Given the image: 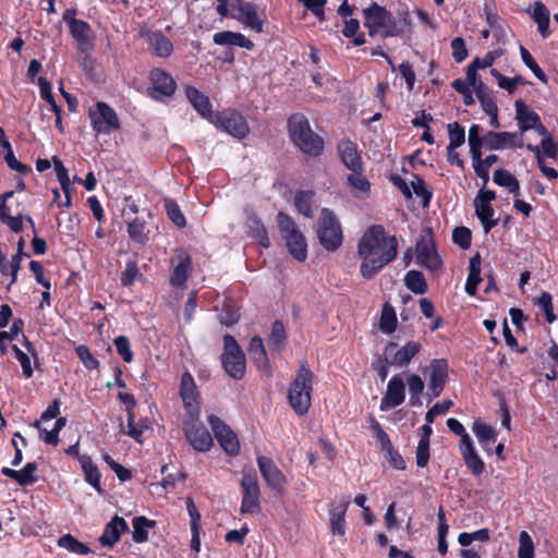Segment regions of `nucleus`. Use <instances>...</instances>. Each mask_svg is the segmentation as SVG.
Instances as JSON below:
<instances>
[{"label": "nucleus", "instance_id": "nucleus-41", "mask_svg": "<svg viewBox=\"0 0 558 558\" xmlns=\"http://www.w3.org/2000/svg\"><path fill=\"white\" fill-rule=\"evenodd\" d=\"M80 462L84 471L85 481L89 483L95 489L100 492V473L97 466L92 462L90 458L86 456L81 457Z\"/></svg>", "mask_w": 558, "mask_h": 558}, {"label": "nucleus", "instance_id": "nucleus-49", "mask_svg": "<svg viewBox=\"0 0 558 558\" xmlns=\"http://www.w3.org/2000/svg\"><path fill=\"white\" fill-rule=\"evenodd\" d=\"M520 56L523 63L533 72V74L542 82H546L547 77L544 71L538 66L535 62L532 54L529 52L526 48L520 46Z\"/></svg>", "mask_w": 558, "mask_h": 558}, {"label": "nucleus", "instance_id": "nucleus-18", "mask_svg": "<svg viewBox=\"0 0 558 558\" xmlns=\"http://www.w3.org/2000/svg\"><path fill=\"white\" fill-rule=\"evenodd\" d=\"M424 373L428 379V389L433 397H438L445 387L448 377V363L445 360H433Z\"/></svg>", "mask_w": 558, "mask_h": 558}, {"label": "nucleus", "instance_id": "nucleus-30", "mask_svg": "<svg viewBox=\"0 0 558 558\" xmlns=\"http://www.w3.org/2000/svg\"><path fill=\"white\" fill-rule=\"evenodd\" d=\"M459 450L465 465L472 474L475 476L483 474L485 471V463L477 454L473 441L464 446H459Z\"/></svg>", "mask_w": 558, "mask_h": 558}, {"label": "nucleus", "instance_id": "nucleus-40", "mask_svg": "<svg viewBox=\"0 0 558 558\" xmlns=\"http://www.w3.org/2000/svg\"><path fill=\"white\" fill-rule=\"evenodd\" d=\"M132 525L134 542L144 543L148 539V532L156 525V522L146 517H135L132 521Z\"/></svg>", "mask_w": 558, "mask_h": 558}, {"label": "nucleus", "instance_id": "nucleus-36", "mask_svg": "<svg viewBox=\"0 0 558 558\" xmlns=\"http://www.w3.org/2000/svg\"><path fill=\"white\" fill-rule=\"evenodd\" d=\"M13 194V191H9L0 196V219L5 222L13 232H20L23 229L22 216H10L7 208V201L11 198Z\"/></svg>", "mask_w": 558, "mask_h": 558}, {"label": "nucleus", "instance_id": "nucleus-12", "mask_svg": "<svg viewBox=\"0 0 558 558\" xmlns=\"http://www.w3.org/2000/svg\"><path fill=\"white\" fill-rule=\"evenodd\" d=\"M242 501L240 512L242 514H256L260 510L259 485L254 473H244L241 480Z\"/></svg>", "mask_w": 558, "mask_h": 558}, {"label": "nucleus", "instance_id": "nucleus-11", "mask_svg": "<svg viewBox=\"0 0 558 558\" xmlns=\"http://www.w3.org/2000/svg\"><path fill=\"white\" fill-rule=\"evenodd\" d=\"M231 17L256 33L263 32L264 17L256 5L243 0H234L231 4Z\"/></svg>", "mask_w": 558, "mask_h": 558}, {"label": "nucleus", "instance_id": "nucleus-54", "mask_svg": "<svg viewBox=\"0 0 558 558\" xmlns=\"http://www.w3.org/2000/svg\"><path fill=\"white\" fill-rule=\"evenodd\" d=\"M449 131V140L450 143L447 148H458L465 141L464 129L461 128L458 123H451L448 125Z\"/></svg>", "mask_w": 558, "mask_h": 558}, {"label": "nucleus", "instance_id": "nucleus-61", "mask_svg": "<svg viewBox=\"0 0 558 558\" xmlns=\"http://www.w3.org/2000/svg\"><path fill=\"white\" fill-rule=\"evenodd\" d=\"M140 270L137 267V264L133 260L128 262L125 266V270L122 272L121 276V283L124 287L132 286L134 281L138 278Z\"/></svg>", "mask_w": 558, "mask_h": 558}, {"label": "nucleus", "instance_id": "nucleus-45", "mask_svg": "<svg viewBox=\"0 0 558 558\" xmlns=\"http://www.w3.org/2000/svg\"><path fill=\"white\" fill-rule=\"evenodd\" d=\"M64 425H65V418L60 417L53 422V426L51 429H48L47 427H44L43 425H37V427L40 433V438L45 442L56 446L59 441L58 434Z\"/></svg>", "mask_w": 558, "mask_h": 558}, {"label": "nucleus", "instance_id": "nucleus-8", "mask_svg": "<svg viewBox=\"0 0 558 558\" xmlns=\"http://www.w3.org/2000/svg\"><path fill=\"white\" fill-rule=\"evenodd\" d=\"M223 342V367L230 377L241 379L245 374V355L232 336L226 335Z\"/></svg>", "mask_w": 558, "mask_h": 558}, {"label": "nucleus", "instance_id": "nucleus-16", "mask_svg": "<svg viewBox=\"0 0 558 558\" xmlns=\"http://www.w3.org/2000/svg\"><path fill=\"white\" fill-rule=\"evenodd\" d=\"M208 423L221 448L230 456H235L240 450V442L236 435L219 417L208 416Z\"/></svg>", "mask_w": 558, "mask_h": 558}, {"label": "nucleus", "instance_id": "nucleus-48", "mask_svg": "<svg viewBox=\"0 0 558 558\" xmlns=\"http://www.w3.org/2000/svg\"><path fill=\"white\" fill-rule=\"evenodd\" d=\"M248 228L252 232V235L259 242V244L264 247H268L269 238L265 228L260 225L255 215H251L248 217Z\"/></svg>", "mask_w": 558, "mask_h": 558}, {"label": "nucleus", "instance_id": "nucleus-25", "mask_svg": "<svg viewBox=\"0 0 558 558\" xmlns=\"http://www.w3.org/2000/svg\"><path fill=\"white\" fill-rule=\"evenodd\" d=\"M258 466L264 480L275 489L280 490L284 483L286 477L283 473L267 458L259 457Z\"/></svg>", "mask_w": 558, "mask_h": 558}, {"label": "nucleus", "instance_id": "nucleus-5", "mask_svg": "<svg viewBox=\"0 0 558 558\" xmlns=\"http://www.w3.org/2000/svg\"><path fill=\"white\" fill-rule=\"evenodd\" d=\"M316 233L320 245L327 251L333 252L342 244L343 234L340 222L328 208L320 211Z\"/></svg>", "mask_w": 558, "mask_h": 558}, {"label": "nucleus", "instance_id": "nucleus-53", "mask_svg": "<svg viewBox=\"0 0 558 558\" xmlns=\"http://www.w3.org/2000/svg\"><path fill=\"white\" fill-rule=\"evenodd\" d=\"M477 71L478 69L475 68L472 63L469 64L466 70V81L470 88H472L476 95L486 92V87L482 82V78L477 75Z\"/></svg>", "mask_w": 558, "mask_h": 558}, {"label": "nucleus", "instance_id": "nucleus-46", "mask_svg": "<svg viewBox=\"0 0 558 558\" xmlns=\"http://www.w3.org/2000/svg\"><path fill=\"white\" fill-rule=\"evenodd\" d=\"M314 192L312 191H301L296 193L294 197V205L299 213L304 215L305 217H312V203H313Z\"/></svg>", "mask_w": 558, "mask_h": 558}, {"label": "nucleus", "instance_id": "nucleus-42", "mask_svg": "<svg viewBox=\"0 0 558 558\" xmlns=\"http://www.w3.org/2000/svg\"><path fill=\"white\" fill-rule=\"evenodd\" d=\"M58 545L61 548L66 549L68 551L76 555H88L90 549L71 534H65L58 539Z\"/></svg>", "mask_w": 558, "mask_h": 558}, {"label": "nucleus", "instance_id": "nucleus-10", "mask_svg": "<svg viewBox=\"0 0 558 558\" xmlns=\"http://www.w3.org/2000/svg\"><path fill=\"white\" fill-rule=\"evenodd\" d=\"M422 344L420 341H408L403 345L395 342H389L384 351L385 361L387 364L403 368L407 367L412 359L421 351Z\"/></svg>", "mask_w": 558, "mask_h": 558}, {"label": "nucleus", "instance_id": "nucleus-22", "mask_svg": "<svg viewBox=\"0 0 558 558\" xmlns=\"http://www.w3.org/2000/svg\"><path fill=\"white\" fill-rule=\"evenodd\" d=\"M484 145L489 150H501L512 147H522L523 141L517 133L488 132L484 135Z\"/></svg>", "mask_w": 558, "mask_h": 558}, {"label": "nucleus", "instance_id": "nucleus-3", "mask_svg": "<svg viewBox=\"0 0 558 558\" xmlns=\"http://www.w3.org/2000/svg\"><path fill=\"white\" fill-rule=\"evenodd\" d=\"M293 143L306 155L317 156L324 149V141L315 134L308 120L302 114H293L288 122Z\"/></svg>", "mask_w": 558, "mask_h": 558}, {"label": "nucleus", "instance_id": "nucleus-62", "mask_svg": "<svg viewBox=\"0 0 558 558\" xmlns=\"http://www.w3.org/2000/svg\"><path fill=\"white\" fill-rule=\"evenodd\" d=\"M76 354L87 369L93 371L98 367V361L92 355L87 347L78 345L76 348Z\"/></svg>", "mask_w": 558, "mask_h": 558}, {"label": "nucleus", "instance_id": "nucleus-60", "mask_svg": "<svg viewBox=\"0 0 558 558\" xmlns=\"http://www.w3.org/2000/svg\"><path fill=\"white\" fill-rule=\"evenodd\" d=\"M114 345L121 357L130 363L133 360V353L131 351V344L126 337L119 336L114 339Z\"/></svg>", "mask_w": 558, "mask_h": 558}, {"label": "nucleus", "instance_id": "nucleus-44", "mask_svg": "<svg viewBox=\"0 0 558 558\" xmlns=\"http://www.w3.org/2000/svg\"><path fill=\"white\" fill-rule=\"evenodd\" d=\"M404 283L413 293L423 294L427 291V283L420 271L410 270L404 277Z\"/></svg>", "mask_w": 558, "mask_h": 558}, {"label": "nucleus", "instance_id": "nucleus-19", "mask_svg": "<svg viewBox=\"0 0 558 558\" xmlns=\"http://www.w3.org/2000/svg\"><path fill=\"white\" fill-rule=\"evenodd\" d=\"M415 252L416 260L420 265L426 267L430 271H438L441 268L442 262L429 236H424L416 243Z\"/></svg>", "mask_w": 558, "mask_h": 558}, {"label": "nucleus", "instance_id": "nucleus-28", "mask_svg": "<svg viewBox=\"0 0 558 558\" xmlns=\"http://www.w3.org/2000/svg\"><path fill=\"white\" fill-rule=\"evenodd\" d=\"M146 40L149 50L157 57L167 58L173 51L171 40L160 32L147 33Z\"/></svg>", "mask_w": 558, "mask_h": 558}, {"label": "nucleus", "instance_id": "nucleus-35", "mask_svg": "<svg viewBox=\"0 0 558 558\" xmlns=\"http://www.w3.org/2000/svg\"><path fill=\"white\" fill-rule=\"evenodd\" d=\"M339 154L348 169L357 171L361 169V159L356 146L350 141H343L339 145Z\"/></svg>", "mask_w": 558, "mask_h": 558}, {"label": "nucleus", "instance_id": "nucleus-9", "mask_svg": "<svg viewBox=\"0 0 558 558\" xmlns=\"http://www.w3.org/2000/svg\"><path fill=\"white\" fill-rule=\"evenodd\" d=\"M89 119L96 134H109L120 128L116 111L105 102H97L89 109Z\"/></svg>", "mask_w": 558, "mask_h": 558}, {"label": "nucleus", "instance_id": "nucleus-24", "mask_svg": "<svg viewBox=\"0 0 558 558\" xmlns=\"http://www.w3.org/2000/svg\"><path fill=\"white\" fill-rule=\"evenodd\" d=\"M173 269L170 276V283L175 288H183L192 272V259L185 252H179L177 263L172 262Z\"/></svg>", "mask_w": 558, "mask_h": 558}, {"label": "nucleus", "instance_id": "nucleus-51", "mask_svg": "<svg viewBox=\"0 0 558 558\" xmlns=\"http://www.w3.org/2000/svg\"><path fill=\"white\" fill-rule=\"evenodd\" d=\"M128 232L130 238L137 243H144L147 240L145 222L140 219H134L129 223Z\"/></svg>", "mask_w": 558, "mask_h": 558}, {"label": "nucleus", "instance_id": "nucleus-4", "mask_svg": "<svg viewBox=\"0 0 558 558\" xmlns=\"http://www.w3.org/2000/svg\"><path fill=\"white\" fill-rule=\"evenodd\" d=\"M313 377V373L305 365H302L289 387V403L299 415L307 413L311 407Z\"/></svg>", "mask_w": 558, "mask_h": 558}, {"label": "nucleus", "instance_id": "nucleus-20", "mask_svg": "<svg viewBox=\"0 0 558 558\" xmlns=\"http://www.w3.org/2000/svg\"><path fill=\"white\" fill-rule=\"evenodd\" d=\"M185 435L191 446L197 451L206 452L213 447L211 435L196 420L185 424Z\"/></svg>", "mask_w": 558, "mask_h": 558}, {"label": "nucleus", "instance_id": "nucleus-43", "mask_svg": "<svg viewBox=\"0 0 558 558\" xmlns=\"http://www.w3.org/2000/svg\"><path fill=\"white\" fill-rule=\"evenodd\" d=\"M379 328L384 333L390 335L397 328V315L392 306L385 304L380 315Z\"/></svg>", "mask_w": 558, "mask_h": 558}, {"label": "nucleus", "instance_id": "nucleus-21", "mask_svg": "<svg viewBox=\"0 0 558 558\" xmlns=\"http://www.w3.org/2000/svg\"><path fill=\"white\" fill-rule=\"evenodd\" d=\"M180 396L186 411L192 417L199 414L198 393L195 381L190 373H184L181 377Z\"/></svg>", "mask_w": 558, "mask_h": 558}, {"label": "nucleus", "instance_id": "nucleus-23", "mask_svg": "<svg viewBox=\"0 0 558 558\" xmlns=\"http://www.w3.org/2000/svg\"><path fill=\"white\" fill-rule=\"evenodd\" d=\"M405 398V387L403 380L393 376L390 378L387 385V391L380 401V411H388L400 405Z\"/></svg>", "mask_w": 558, "mask_h": 558}, {"label": "nucleus", "instance_id": "nucleus-56", "mask_svg": "<svg viewBox=\"0 0 558 558\" xmlns=\"http://www.w3.org/2000/svg\"><path fill=\"white\" fill-rule=\"evenodd\" d=\"M165 207L170 220L178 227H184L186 221L185 217L180 210L179 206L173 201H166Z\"/></svg>", "mask_w": 558, "mask_h": 558}, {"label": "nucleus", "instance_id": "nucleus-17", "mask_svg": "<svg viewBox=\"0 0 558 558\" xmlns=\"http://www.w3.org/2000/svg\"><path fill=\"white\" fill-rule=\"evenodd\" d=\"M369 424L371 430L378 440L380 449L385 453L386 459L397 470H404L405 462L402 459V457L397 451H395L388 434L380 427L378 422L375 421L374 418L369 420Z\"/></svg>", "mask_w": 558, "mask_h": 558}, {"label": "nucleus", "instance_id": "nucleus-57", "mask_svg": "<svg viewBox=\"0 0 558 558\" xmlns=\"http://www.w3.org/2000/svg\"><path fill=\"white\" fill-rule=\"evenodd\" d=\"M472 233L465 227H457L452 232L453 243L463 250H466L471 244Z\"/></svg>", "mask_w": 558, "mask_h": 558}, {"label": "nucleus", "instance_id": "nucleus-14", "mask_svg": "<svg viewBox=\"0 0 558 558\" xmlns=\"http://www.w3.org/2000/svg\"><path fill=\"white\" fill-rule=\"evenodd\" d=\"M350 505L349 496H341L328 505V525L333 536L344 538L345 513Z\"/></svg>", "mask_w": 558, "mask_h": 558}, {"label": "nucleus", "instance_id": "nucleus-15", "mask_svg": "<svg viewBox=\"0 0 558 558\" xmlns=\"http://www.w3.org/2000/svg\"><path fill=\"white\" fill-rule=\"evenodd\" d=\"M495 197L496 194L494 191L482 190L474 199L475 214L486 233L498 222V219L494 218L495 210L490 206V202L494 201Z\"/></svg>", "mask_w": 558, "mask_h": 558}, {"label": "nucleus", "instance_id": "nucleus-58", "mask_svg": "<svg viewBox=\"0 0 558 558\" xmlns=\"http://www.w3.org/2000/svg\"><path fill=\"white\" fill-rule=\"evenodd\" d=\"M447 426L452 433L460 436V446H464L473 441L470 435L466 433L464 426L457 418H448Z\"/></svg>", "mask_w": 558, "mask_h": 558}, {"label": "nucleus", "instance_id": "nucleus-34", "mask_svg": "<svg viewBox=\"0 0 558 558\" xmlns=\"http://www.w3.org/2000/svg\"><path fill=\"white\" fill-rule=\"evenodd\" d=\"M248 355L256 366L264 372H269V362L263 344V340L259 337L252 338L248 345Z\"/></svg>", "mask_w": 558, "mask_h": 558}, {"label": "nucleus", "instance_id": "nucleus-26", "mask_svg": "<svg viewBox=\"0 0 558 558\" xmlns=\"http://www.w3.org/2000/svg\"><path fill=\"white\" fill-rule=\"evenodd\" d=\"M128 530L126 521L121 517H114L105 527L99 542L102 546L112 547L119 542L121 534Z\"/></svg>", "mask_w": 558, "mask_h": 558}, {"label": "nucleus", "instance_id": "nucleus-33", "mask_svg": "<svg viewBox=\"0 0 558 558\" xmlns=\"http://www.w3.org/2000/svg\"><path fill=\"white\" fill-rule=\"evenodd\" d=\"M150 81L154 89L165 96L172 95L177 87L172 76L160 69H154L150 72Z\"/></svg>", "mask_w": 558, "mask_h": 558}, {"label": "nucleus", "instance_id": "nucleus-2", "mask_svg": "<svg viewBox=\"0 0 558 558\" xmlns=\"http://www.w3.org/2000/svg\"><path fill=\"white\" fill-rule=\"evenodd\" d=\"M363 13L365 20L364 25L368 29L371 36H398L403 33L409 25L407 17L396 21L385 8L378 4L371 5L365 9Z\"/></svg>", "mask_w": 558, "mask_h": 558}, {"label": "nucleus", "instance_id": "nucleus-6", "mask_svg": "<svg viewBox=\"0 0 558 558\" xmlns=\"http://www.w3.org/2000/svg\"><path fill=\"white\" fill-rule=\"evenodd\" d=\"M277 221L289 253L299 262L305 260L307 257L306 240L293 219L284 213H279Z\"/></svg>", "mask_w": 558, "mask_h": 558}, {"label": "nucleus", "instance_id": "nucleus-38", "mask_svg": "<svg viewBox=\"0 0 558 558\" xmlns=\"http://www.w3.org/2000/svg\"><path fill=\"white\" fill-rule=\"evenodd\" d=\"M493 181L497 185L508 189L509 193L515 196L520 195V183L517 178L508 170H496L493 175Z\"/></svg>", "mask_w": 558, "mask_h": 558}, {"label": "nucleus", "instance_id": "nucleus-31", "mask_svg": "<svg viewBox=\"0 0 558 558\" xmlns=\"http://www.w3.org/2000/svg\"><path fill=\"white\" fill-rule=\"evenodd\" d=\"M472 432L476 436L481 447L484 451L489 452L490 446L497 440L496 430L485 422L475 420L472 425Z\"/></svg>", "mask_w": 558, "mask_h": 558}, {"label": "nucleus", "instance_id": "nucleus-37", "mask_svg": "<svg viewBox=\"0 0 558 558\" xmlns=\"http://www.w3.org/2000/svg\"><path fill=\"white\" fill-rule=\"evenodd\" d=\"M481 281V257L478 254H476L470 259L465 292L470 295H475Z\"/></svg>", "mask_w": 558, "mask_h": 558}, {"label": "nucleus", "instance_id": "nucleus-64", "mask_svg": "<svg viewBox=\"0 0 558 558\" xmlns=\"http://www.w3.org/2000/svg\"><path fill=\"white\" fill-rule=\"evenodd\" d=\"M286 339L283 325L279 322H275L271 328L268 342L270 345L279 349Z\"/></svg>", "mask_w": 558, "mask_h": 558}, {"label": "nucleus", "instance_id": "nucleus-55", "mask_svg": "<svg viewBox=\"0 0 558 558\" xmlns=\"http://www.w3.org/2000/svg\"><path fill=\"white\" fill-rule=\"evenodd\" d=\"M490 73L494 77H496L498 86L502 89H506L510 94L514 93L518 84L521 82L520 76L513 78L506 77L495 69H493Z\"/></svg>", "mask_w": 558, "mask_h": 558}, {"label": "nucleus", "instance_id": "nucleus-39", "mask_svg": "<svg viewBox=\"0 0 558 558\" xmlns=\"http://www.w3.org/2000/svg\"><path fill=\"white\" fill-rule=\"evenodd\" d=\"M347 181L353 196L365 197L369 194L371 183L357 171H352V173L348 175Z\"/></svg>", "mask_w": 558, "mask_h": 558}, {"label": "nucleus", "instance_id": "nucleus-59", "mask_svg": "<svg viewBox=\"0 0 558 558\" xmlns=\"http://www.w3.org/2000/svg\"><path fill=\"white\" fill-rule=\"evenodd\" d=\"M408 386L411 395V402L414 404L424 390V381L418 375L412 374L408 377Z\"/></svg>", "mask_w": 558, "mask_h": 558}, {"label": "nucleus", "instance_id": "nucleus-32", "mask_svg": "<svg viewBox=\"0 0 558 558\" xmlns=\"http://www.w3.org/2000/svg\"><path fill=\"white\" fill-rule=\"evenodd\" d=\"M514 108L515 119L522 133L533 129L534 125L539 121L538 114L530 109L522 100H517L514 102Z\"/></svg>", "mask_w": 558, "mask_h": 558}, {"label": "nucleus", "instance_id": "nucleus-27", "mask_svg": "<svg viewBox=\"0 0 558 558\" xmlns=\"http://www.w3.org/2000/svg\"><path fill=\"white\" fill-rule=\"evenodd\" d=\"M185 96L193 108L203 117L213 119L209 98L194 86L185 87Z\"/></svg>", "mask_w": 558, "mask_h": 558}, {"label": "nucleus", "instance_id": "nucleus-52", "mask_svg": "<svg viewBox=\"0 0 558 558\" xmlns=\"http://www.w3.org/2000/svg\"><path fill=\"white\" fill-rule=\"evenodd\" d=\"M519 558H533L534 557V543L526 531H522L519 536Z\"/></svg>", "mask_w": 558, "mask_h": 558}, {"label": "nucleus", "instance_id": "nucleus-47", "mask_svg": "<svg viewBox=\"0 0 558 558\" xmlns=\"http://www.w3.org/2000/svg\"><path fill=\"white\" fill-rule=\"evenodd\" d=\"M498 157L496 155H489L485 159L481 157L476 160H473V168L477 177H480L484 184H486L489 180V168L497 162Z\"/></svg>", "mask_w": 558, "mask_h": 558}, {"label": "nucleus", "instance_id": "nucleus-29", "mask_svg": "<svg viewBox=\"0 0 558 558\" xmlns=\"http://www.w3.org/2000/svg\"><path fill=\"white\" fill-rule=\"evenodd\" d=\"M213 40L219 46H238L247 50H252L254 48L253 41L246 38L243 34L230 31L215 33Z\"/></svg>", "mask_w": 558, "mask_h": 558}, {"label": "nucleus", "instance_id": "nucleus-63", "mask_svg": "<svg viewBox=\"0 0 558 558\" xmlns=\"http://www.w3.org/2000/svg\"><path fill=\"white\" fill-rule=\"evenodd\" d=\"M501 54L502 51L500 49H496L487 52L483 58H476L473 60L472 64L478 70L486 69L492 66Z\"/></svg>", "mask_w": 558, "mask_h": 558}, {"label": "nucleus", "instance_id": "nucleus-13", "mask_svg": "<svg viewBox=\"0 0 558 558\" xmlns=\"http://www.w3.org/2000/svg\"><path fill=\"white\" fill-rule=\"evenodd\" d=\"M211 122L218 128L236 138H244L250 133L248 124L245 118L236 111H225L211 119Z\"/></svg>", "mask_w": 558, "mask_h": 558}, {"label": "nucleus", "instance_id": "nucleus-7", "mask_svg": "<svg viewBox=\"0 0 558 558\" xmlns=\"http://www.w3.org/2000/svg\"><path fill=\"white\" fill-rule=\"evenodd\" d=\"M75 16L76 11L74 9H66L63 12L62 19L68 24L69 32L76 41L78 49L81 51H88L94 46L95 34L87 22Z\"/></svg>", "mask_w": 558, "mask_h": 558}, {"label": "nucleus", "instance_id": "nucleus-1", "mask_svg": "<svg viewBox=\"0 0 558 558\" xmlns=\"http://www.w3.org/2000/svg\"><path fill=\"white\" fill-rule=\"evenodd\" d=\"M398 241L388 235L379 225L371 226L361 236L357 255L362 260L360 272L365 279L373 278L397 256Z\"/></svg>", "mask_w": 558, "mask_h": 558}, {"label": "nucleus", "instance_id": "nucleus-50", "mask_svg": "<svg viewBox=\"0 0 558 558\" xmlns=\"http://www.w3.org/2000/svg\"><path fill=\"white\" fill-rule=\"evenodd\" d=\"M36 471V463H27L22 470L17 471L16 482L23 486L35 483L37 481Z\"/></svg>", "mask_w": 558, "mask_h": 558}]
</instances>
